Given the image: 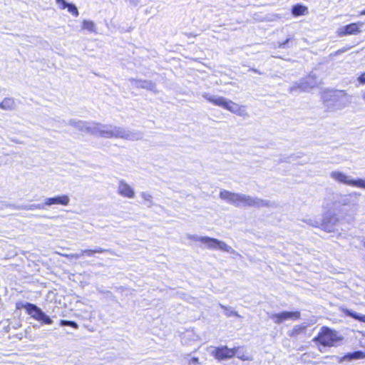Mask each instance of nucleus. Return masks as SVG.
Wrapping results in <instances>:
<instances>
[{"label":"nucleus","mask_w":365,"mask_h":365,"mask_svg":"<svg viewBox=\"0 0 365 365\" xmlns=\"http://www.w3.org/2000/svg\"><path fill=\"white\" fill-rule=\"evenodd\" d=\"M220 197L227 202L239 207H262L269 206V202L267 200L244 194L231 192L225 190L220 191Z\"/></svg>","instance_id":"nucleus-1"},{"label":"nucleus","mask_w":365,"mask_h":365,"mask_svg":"<svg viewBox=\"0 0 365 365\" xmlns=\"http://www.w3.org/2000/svg\"><path fill=\"white\" fill-rule=\"evenodd\" d=\"M99 136L106 138H121L127 140H138L143 133L138 130H130L112 124H101Z\"/></svg>","instance_id":"nucleus-2"},{"label":"nucleus","mask_w":365,"mask_h":365,"mask_svg":"<svg viewBox=\"0 0 365 365\" xmlns=\"http://www.w3.org/2000/svg\"><path fill=\"white\" fill-rule=\"evenodd\" d=\"M361 194L358 192H352L349 194H336L334 198L332 205L335 210H338L344 215L353 217L358 211V205L351 204L353 197H359Z\"/></svg>","instance_id":"nucleus-3"},{"label":"nucleus","mask_w":365,"mask_h":365,"mask_svg":"<svg viewBox=\"0 0 365 365\" xmlns=\"http://www.w3.org/2000/svg\"><path fill=\"white\" fill-rule=\"evenodd\" d=\"M202 97L214 105L227 109L236 115L242 117H246L248 115L245 106H240L236 103L232 102V101L226 99L224 97L210 95L207 93H203Z\"/></svg>","instance_id":"nucleus-4"},{"label":"nucleus","mask_w":365,"mask_h":365,"mask_svg":"<svg viewBox=\"0 0 365 365\" xmlns=\"http://www.w3.org/2000/svg\"><path fill=\"white\" fill-rule=\"evenodd\" d=\"M330 178L339 183L365 190V180L363 178L354 179L351 175L339 170L332 171Z\"/></svg>","instance_id":"nucleus-5"},{"label":"nucleus","mask_w":365,"mask_h":365,"mask_svg":"<svg viewBox=\"0 0 365 365\" xmlns=\"http://www.w3.org/2000/svg\"><path fill=\"white\" fill-rule=\"evenodd\" d=\"M337 333L328 327H323L318 335L314 339V341L319 343L324 346H332L334 344L341 340Z\"/></svg>","instance_id":"nucleus-6"},{"label":"nucleus","mask_w":365,"mask_h":365,"mask_svg":"<svg viewBox=\"0 0 365 365\" xmlns=\"http://www.w3.org/2000/svg\"><path fill=\"white\" fill-rule=\"evenodd\" d=\"M68 124L76 128L79 131L94 135H99L101 126V123H99L71 119L68 120Z\"/></svg>","instance_id":"nucleus-7"},{"label":"nucleus","mask_w":365,"mask_h":365,"mask_svg":"<svg viewBox=\"0 0 365 365\" xmlns=\"http://www.w3.org/2000/svg\"><path fill=\"white\" fill-rule=\"evenodd\" d=\"M317 86V81L316 76L311 73L306 78L302 79L299 82H296L289 88V92L292 93L307 92Z\"/></svg>","instance_id":"nucleus-8"},{"label":"nucleus","mask_w":365,"mask_h":365,"mask_svg":"<svg viewBox=\"0 0 365 365\" xmlns=\"http://www.w3.org/2000/svg\"><path fill=\"white\" fill-rule=\"evenodd\" d=\"M22 307H24L27 313L34 319L41 322L45 324H51L53 323L52 319L36 305L27 302L23 304Z\"/></svg>","instance_id":"nucleus-9"},{"label":"nucleus","mask_w":365,"mask_h":365,"mask_svg":"<svg viewBox=\"0 0 365 365\" xmlns=\"http://www.w3.org/2000/svg\"><path fill=\"white\" fill-rule=\"evenodd\" d=\"M202 243L205 245V247L207 249L220 250L232 254L237 253L235 250L227 245L225 242L215 238L204 237L203 239H202Z\"/></svg>","instance_id":"nucleus-10"},{"label":"nucleus","mask_w":365,"mask_h":365,"mask_svg":"<svg viewBox=\"0 0 365 365\" xmlns=\"http://www.w3.org/2000/svg\"><path fill=\"white\" fill-rule=\"evenodd\" d=\"M346 97V93L344 91H330L323 94L324 102L328 108L337 106L339 102Z\"/></svg>","instance_id":"nucleus-11"},{"label":"nucleus","mask_w":365,"mask_h":365,"mask_svg":"<svg viewBox=\"0 0 365 365\" xmlns=\"http://www.w3.org/2000/svg\"><path fill=\"white\" fill-rule=\"evenodd\" d=\"M237 349H230L226 346L214 347L210 351V354L217 360L231 359L237 352Z\"/></svg>","instance_id":"nucleus-12"},{"label":"nucleus","mask_w":365,"mask_h":365,"mask_svg":"<svg viewBox=\"0 0 365 365\" xmlns=\"http://www.w3.org/2000/svg\"><path fill=\"white\" fill-rule=\"evenodd\" d=\"M364 24L363 22L359 21L341 26L337 29L336 34L339 36L357 35L361 32V29L363 27Z\"/></svg>","instance_id":"nucleus-13"},{"label":"nucleus","mask_w":365,"mask_h":365,"mask_svg":"<svg viewBox=\"0 0 365 365\" xmlns=\"http://www.w3.org/2000/svg\"><path fill=\"white\" fill-rule=\"evenodd\" d=\"M274 323L279 324L284 321L292 319L297 320L300 317L299 312H282L277 314H272L270 317Z\"/></svg>","instance_id":"nucleus-14"},{"label":"nucleus","mask_w":365,"mask_h":365,"mask_svg":"<svg viewBox=\"0 0 365 365\" xmlns=\"http://www.w3.org/2000/svg\"><path fill=\"white\" fill-rule=\"evenodd\" d=\"M117 192L119 195L128 199H133L135 197L134 189L124 180H119Z\"/></svg>","instance_id":"nucleus-15"},{"label":"nucleus","mask_w":365,"mask_h":365,"mask_svg":"<svg viewBox=\"0 0 365 365\" xmlns=\"http://www.w3.org/2000/svg\"><path fill=\"white\" fill-rule=\"evenodd\" d=\"M339 222V218L335 214L326 216L322 224V229L329 232H332L334 230L335 225H336Z\"/></svg>","instance_id":"nucleus-16"},{"label":"nucleus","mask_w":365,"mask_h":365,"mask_svg":"<svg viewBox=\"0 0 365 365\" xmlns=\"http://www.w3.org/2000/svg\"><path fill=\"white\" fill-rule=\"evenodd\" d=\"M45 205L46 206H51L53 205H68L70 202V198L66 195H58L53 197H47L45 199Z\"/></svg>","instance_id":"nucleus-17"},{"label":"nucleus","mask_w":365,"mask_h":365,"mask_svg":"<svg viewBox=\"0 0 365 365\" xmlns=\"http://www.w3.org/2000/svg\"><path fill=\"white\" fill-rule=\"evenodd\" d=\"M105 252L111 253L112 251L110 250L103 249L101 247H96V249H93V250H81V257L83 255H86L88 257H92L96 253H105Z\"/></svg>","instance_id":"nucleus-18"},{"label":"nucleus","mask_w":365,"mask_h":365,"mask_svg":"<svg viewBox=\"0 0 365 365\" xmlns=\"http://www.w3.org/2000/svg\"><path fill=\"white\" fill-rule=\"evenodd\" d=\"M15 107V101L11 98H6L0 103V108L3 110H10Z\"/></svg>","instance_id":"nucleus-19"},{"label":"nucleus","mask_w":365,"mask_h":365,"mask_svg":"<svg viewBox=\"0 0 365 365\" xmlns=\"http://www.w3.org/2000/svg\"><path fill=\"white\" fill-rule=\"evenodd\" d=\"M19 209L26 210H44L46 209L45 202L42 204H30L22 205L19 207Z\"/></svg>","instance_id":"nucleus-20"},{"label":"nucleus","mask_w":365,"mask_h":365,"mask_svg":"<svg viewBox=\"0 0 365 365\" xmlns=\"http://www.w3.org/2000/svg\"><path fill=\"white\" fill-rule=\"evenodd\" d=\"M82 29L92 33H96V26L93 21L84 20L82 23Z\"/></svg>","instance_id":"nucleus-21"},{"label":"nucleus","mask_w":365,"mask_h":365,"mask_svg":"<svg viewBox=\"0 0 365 365\" xmlns=\"http://www.w3.org/2000/svg\"><path fill=\"white\" fill-rule=\"evenodd\" d=\"M365 357V354L364 352L361 351H356L352 353H349L344 356L345 359L352 360V359H359Z\"/></svg>","instance_id":"nucleus-22"},{"label":"nucleus","mask_w":365,"mask_h":365,"mask_svg":"<svg viewBox=\"0 0 365 365\" xmlns=\"http://www.w3.org/2000/svg\"><path fill=\"white\" fill-rule=\"evenodd\" d=\"M307 11V7L297 4L293 6L292 12L294 16H300L304 14Z\"/></svg>","instance_id":"nucleus-23"},{"label":"nucleus","mask_w":365,"mask_h":365,"mask_svg":"<svg viewBox=\"0 0 365 365\" xmlns=\"http://www.w3.org/2000/svg\"><path fill=\"white\" fill-rule=\"evenodd\" d=\"M141 197L145 200V204L148 207H151L153 205V196L151 194L146 192H140Z\"/></svg>","instance_id":"nucleus-24"},{"label":"nucleus","mask_w":365,"mask_h":365,"mask_svg":"<svg viewBox=\"0 0 365 365\" xmlns=\"http://www.w3.org/2000/svg\"><path fill=\"white\" fill-rule=\"evenodd\" d=\"M307 329V325L304 324H300V325H296L294 327L292 330L291 331L290 336H295L301 333L304 332L305 329Z\"/></svg>","instance_id":"nucleus-25"},{"label":"nucleus","mask_w":365,"mask_h":365,"mask_svg":"<svg viewBox=\"0 0 365 365\" xmlns=\"http://www.w3.org/2000/svg\"><path fill=\"white\" fill-rule=\"evenodd\" d=\"M220 306L222 309L225 310L224 313L226 317H230L232 316H235L239 318H242V317L237 312L232 310L231 307H225L222 304H220Z\"/></svg>","instance_id":"nucleus-26"},{"label":"nucleus","mask_w":365,"mask_h":365,"mask_svg":"<svg viewBox=\"0 0 365 365\" xmlns=\"http://www.w3.org/2000/svg\"><path fill=\"white\" fill-rule=\"evenodd\" d=\"M345 314L347 316L351 317L355 319H357L360 322H365V315H361L356 312H353L351 310H349V309H346L345 311Z\"/></svg>","instance_id":"nucleus-27"},{"label":"nucleus","mask_w":365,"mask_h":365,"mask_svg":"<svg viewBox=\"0 0 365 365\" xmlns=\"http://www.w3.org/2000/svg\"><path fill=\"white\" fill-rule=\"evenodd\" d=\"M143 88H145V89L152 91L155 93L156 92L155 83H153L152 81H143Z\"/></svg>","instance_id":"nucleus-28"},{"label":"nucleus","mask_w":365,"mask_h":365,"mask_svg":"<svg viewBox=\"0 0 365 365\" xmlns=\"http://www.w3.org/2000/svg\"><path fill=\"white\" fill-rule=\"evenodd\" d=\"M60 325L62 327L70 326L74 329H78V325L76 322H75L73 321H68V320H64V319H62L60 321Z\"/></svg>","instance_id":"nucleus-29"},{"label":"nucleus","mask_w":365,"mask_h":365,"mask_svg":"<svg viewBox=\"0 0 365 365\" xmlns=\"http://www.w3.org/2000/svg\"><path fill=\"white\" fill-rule=\"evenodd\" d=\"M68 11L71 14H72L73 16H78L79 13H78V9L77 7L73 4H70L68 7Z\"/></svg>","instance_id":"nucleus-30"},{"label":"nucleus","mask_w":365,"mask_h":365,"mask_svg":"<svg viewBox=\"0 0 365 365\" xmlns=\"http://www.w3.org/2000/svg\"><path fill=\"white\" fill-rule=\"evenodd\" d=\"M58 254L64 257L68 258V259H77L81 257V252L80 253H71V254H61V253H58Z\"/></svg>","instance_id":"nucleus-31"},{"label":"nucleus","mask_w":365,"mask_h":365,"mask_svg":"<svg viewBox=\"0 0 365 365\" xmlns=\"http://www.w3.org/2000/svg\"><path fill=\"white\" fill-rule=\"evenodd\" d=\"M143 81H142V80H135V79L130 80L132 86H135V88H143Z\"/></svg>","instance_id":"nucleus-32"},{"label":"nucleus","mask_w":365,"mask_h":365,"mask_svg":"<svg viewBox=\"0 0 365 365\" xmlns=\"http://www.w3.org/2000/svg\"><path fill=\"white\" fill-rule=\"evenodd\" d=\"M204 237H200L196 235H187V238L189 240H193V241H199L202 242V239H203Z\"/></svg>","instance_id":"nucleus-33"},{"label":"nucleus","mask_w":365,"mask_h":365,"mask_svg":"<svg viewBox=\"0 0 365 365\" xmlns=\"http://www.w3.org/2000/svg\"><path fill=\"white\" fill-rule=\"evenodd\" d=\"M200 363L199 361V359L197 357H192L189 360L187 365H200Z\"/></svg>","instance_id":"nucleus-34"},{"label":"nucleus","mask_w":365,"mask_h":365,"mask_svg":"<svg viewBox=\"0 0 365 365\" xmlns=\"http://www.w3.org/2000/svg\"><path fill=\"white\" fill-rule=\"evenodd\" d=\"M58 4H61V9H64L68 7L70 3H67L65 0H56Z\"/></svg>","instance_id":"nucleus-35"},{"label":"nucleus","mask_w":365,"mask_h":365,"mask_svg":"<svg viewBox=\"0 0 365 365\" xmlns=\"http://www.w3.org/2000/svg\"><path fill=\"white\" fill-rule=\"evenodd\" d=\"M58 4H61V9H64L68 7L70 3H67L65 0H56Z\"/></svg>","instance_id":"nucleus-36"},{"label":"nucleus","mask_w":365,"mask_h":365,"mask_svg":"<svg viewBox=\"0 0 365 365\" xmlns=\"http://www.w3.org/2000/svg\"><path fill=\"white\" fill-rule=\"evenodd\" d=\"M291 40L290 38H287L284 42L278 43L277 47L278 48H286L287 44L288 42Z\"/></svg>","instance_id":"nucleus-37"},{"label":"nucleus","mask_w":365,"mask_h":365,"mask_svg":"<svg viewBox=\"0 0 365 365\" xmlns=\"http://www.w3.org/2000/svg\"><path fill=\"white\" fill-rule=\"evenodd\" d=\"M350 48H342L334 52V56H338L348 51Z\"/></svg>","instance_id":"nucleus-38"},{"label":"nucleus","mask_w":365,"mask_h":365,"mask_svg":"<svg viewBox=\"0 0 365 365\" xmlns=\"http://www.w3.org/2000/svg\"><path fill=\"white\" fill-rule=\"evenodd\" d=\"M358 81L361 84H365V71L358 77Z\"/></svg>","instance_id":"nucleus-39"},{"label":"nucleus","mask_w":365,"mask_h":365,"mask_svg":"<svg viewBox=\"0 0 365 365\" xmlns=\"http://www.w3.org/2000/svg\"><path fill=\"white\" fill-rule=\"evenodd\" d=\"M307 223L311 225L312 226H314V227H317V225H318V222H315V221H314L312 220H309Z\"/></svg>","instance_id":"nucleus-40"},{"label":"nucleus","mask_w":365,"mask_h":365,"mask_svg":"<svg viewBox=\"0 0 365 365\" xmlns=\"http://www.w3.org/2000/svg\"><path fill=\"white\" fill-rule=\"evenodd\" d=\"M128 1L133 6H137L140 2V0H128Z\"/></svg>","instance_id":"nucleus-41"},{"label":"nucleus","mask_w":365,"mask_h":365,"mask_svg":"<svg viewBox=\"0 0 365 365\" xmlns=\"http://www.w3.org/2000/svg\"><path fill=\"white\" fill-rule=\"evenodd\" d=\"M252 71H254V72H255V73H256L261 74V72H260V71H258V70H257V69L252 68Z\"/></svg>","instance_id":"nucleus-42"},{"label":"nucleus","mask_w":365,"mask_h":365,"mask_svg":"<svg viewBox=\"0 0 365 365\" xmlns=\"http://www.w3.org/2000/svg\"><path fill=\"white\" fill-rule=\"evenodd\" d=\"M362 96V98H363V99L364 100V101H365V90L363 91V93H362V96Z\"/></svg>","instance_id":"nucleus-43"},{"label":"nucleus","mask_w":365,"mask_h":365,"mask_svg":"<svg viewBox=\"0 0 365 365\" xmlns=\"http://www.w3.org/2000/svg\"><path fill=\"white\" fill-rule=\"evenodd\" d=\"M360 15H365V9L360 12Z\"/></svg>","instance_id":"nucleus-44"},{"label":"nucleus","mask_w":365,"mask_h":365,"mask_svg":"<svg viewBox=\"0 0 365 365\" xmlns=\"http://www.w3.org/2000/svg\"><path fill=\"white\" fill-rule=\"evenodd\" d=\"M17 337H18L19 339H21V338H22V334H17Z\"/></svg>","instance_id":"nucleus-45"},{"label":"nucleus","mask_w":365,"mask_h":365,"mask_svg":"<svg viewBox=\"0 0 365 365\" xmlns=\"http://www.w3.org/2000/svg\"><path fill=\"white\" fill-rule=\"evenodd\" d=\"M240 359H242V360H246L247 359H245V358H242V357H240Z\"/></svg>","instance_id":"nucleus-46"}]
</instances>
